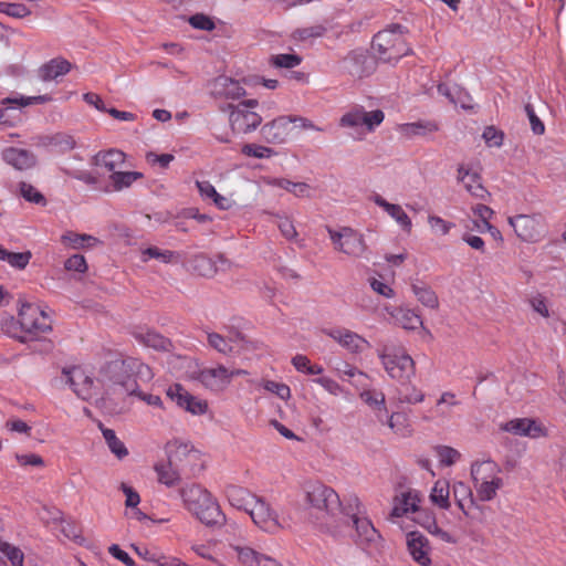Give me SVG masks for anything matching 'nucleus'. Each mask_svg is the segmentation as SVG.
Listing matches in <instances>:
<instances>
[{"instance_id": "13d9d810", "label": "nucleus", "mask_w": 566, "mask_h": 566, "mask_svg": "<svg viewBox=\"0 0 566 566\" xmlns=\"http://www.w3.org/2000/svg\"><path fill=\"white\" fill-rule=\"evenodd\" d=\"M437 457L442 465H453L460 458L461 453L452 447L439 446L436 448Z\"/></svg>"}, {"instance_id": "8fccbe9b", "label": "nucleus", "mask_w": 566, "mask_h": 566, "mask_svg": "<svg viewBox=\"0 0 566 566\" xmlns=\"http://www.w3.org/2000/svg\"><path fill=\"white\" fill-rule=\"evenodd\" d=\"M269 184L285 189L297 197L306 196L310 189L308 185L304 182H293L284 178H274Z\"/></svg>"}, {"instance_id": "cd10ccee", "label": "nucleus", "mask_w": 566, "mask_h": 566, "mask_svg": "<svg viewBox=\"0 0 566 566\" xmlns=\"http://www.w3.org/2000/svg\"><path fill=\"white\" fill-rule=\"evenodd\" d=\"M416 517L415 521L426 528L430 534L439 538L441 542L444 543H454V537L447 531L442 530L438 526L436 515L430 510H422L419 507V511L415 513Z\"/></svg>"}, {"instance_id": "c85d7f7f", "label": "nucleus", "mask_w": 566, "mask_h": 566, "mask_svg": "<svg viewBox=\"0 0 566 566\" xmlns=\"http://www.w3.org/2000/svg\"><path fill=\"white\" fill-rule=\"evenodd\" d=\"M373 201L384 209L398 224L399 227L407 233H410L412 230V221L410 217L406 213L400 205L390 203L386 199H384L380 195H375L373 197Z\"/></svg>"}, {"instance_id": "09e8293b", "label": "nucleus", "mask_w": 566, "mask_h": 566, "mask_svg": "<svg viewBox=\"0 0 566 566\" xmlns=\"http://www.w3.org/2000/svg\"><path fill=\"white\" fill-rule=\"evenodd\" d=\"M19 193L28 202L45 206V197L31 184L21 181L19 184Z\"/></svg>"}, {"instance_id": "774afa93", "label": "nucleus", "mask_w": 566, "mask_h": 566, "mask_svg": "<svg viewBox=\"0 0 566 566\" xmlns=\"http://www.w3.org/2000/svg\"><path fill=\"white\" fill-rule=\"evenodd\" d=\"M263 387L265 390L275 394L281 399H287L291 396L290 387L283 382L266 380Z\"/></svg>"}, {"instance_id": "4c0bfd02", "label": "nucleus", "mask_w": 566, "mask_h": 566, "mask_svg": "<svg viewBox=\"0 0 566 566\" xmlns=\"http://www.w3.org/2000/svg\"><path fill=\"white\" fill-rule=\"evenodd\" d=\"M381 424H387L388 428L399 437H409L412 432V426L409 419V416L402 411H396L391 415L387 413V418H385Z\"/></svg>"}, {"instance_id": "4468645a", "label": "nucleus", "mask_w": 566, "mask_h": 566, "mask_svg": "<svg viewBox=\"0 0 566 566\" xmlns=\"http://www.w3.org/2000/svg\"><path fill=\"white\" fill-rule=\"evenodd\" d=\"M500 429L514 436L531 439L546 438L548 436V429L543 422L533 418H514L501 423Z\"/></svg>"}, {"instance_id": "58836bf2", "label": "nucleus", "mask_w": 566, "mask_h": 566, "mask_svg": "<svg viewBox=\"0 0 566 566\" xmlns=\"http://www.w3.org/2000/svg\"><path fill=\"white\" fill-rule=\"evenodd\" d=\"M158 481L168 488L176 486L181 480V469L169 462H159L155 464Z\"/></svg>"}, {"instance_id": "2f4dec72", "label": "nucleus", "mask_w": 566, "mask_h": 566, "mask_svg": "<svg viewBox=\"0 0 566 566\" xmlns=\"http://www.w3.org/2000/svg\"><path fill=\"white\" fill-rule=\"evenodd\" d=\"M242 339L240 332H230L228 336H223L219 333L208 332L207 342L210 347L223 355H229L234 348V344Z\"/></svg>"}, {"instance_id": "6e6d98bb", "label": "nucleus", "mask_w": 566, "mask_h": 566, "mask_svg": "<svg viewBox=\"0 0 566 566\" xmlns=\"http://www.w3.org/2000/svg\"><path fill=\"white\" fill-rule=\"evenodd\" d=\"M428 224L432 233L437 235H447L454 228L453 222L447 221L443 218L436 214L428 216Z\"/></svg>"}, {"instance_id": "4be33fe9", "label": "nucleus", "mask_w": 566, "mask_h": 566, "mask_svg": "<svg viewBox=\"0 0 566 566\" xmlns=\"http://www.w3.org/2000/svg\"><path fill=\"white\" fill-rule=\"evenodd\" d=\"M197 380L211 391H223L229 386L228 368L222 365L203 368L198 373Z\"/></svg>"}, {"instance_id": "f8f14e48", "label": "nucleus", "mask_w": 566, "mask_h": 566, "mask_svg": "<svg viewBox=\"0 0 566 566\" xmlns=\"http://www.w3.org/2000/svg\"><path fill=\"white\" fill-rule=\"evenodd\" d=\"M304 492L306 503L327 515L333 514L342 505L337 492L319 481L307 482Z\"/></svg>"}, {"instance_id": "de8ad7c7", "label": "nucleus", "mask_w": 566, "mask_h": 566, "mask_svg": "<svg viewBox=\"0 0 566 566\" xmlns=\"http://www.w3.org/2000/svg\"><path fill=\"white\" fill-rule=\"evenodd\" d=\"M327 29L323 24H315L311 27L298 28L292 33V38L295 41H308L312 39H317L323 36L326 33Z\"/></svg>"}, {"instance_id": "864d4df0", "label": "nucleus", "mask_w": 566, "mask_h": 566, "mask_svg": "<svg viewBox=\"0 0 566 566\" xmlns=\"http://www.w3.org/2000/svg\"><path fill=\"white\" fill-rule=\"evenodd\" d=\"M32 259V252L31 251H24V252H10L7 251V255L4 258V261L13 269L22 271L24 270L30 261Z\"/></svg>"}, {"instance_id": "1a4fd4ad", "label": "nucleus", "mask_w": 566, "mask_h": 566, "mask_svg": "<svg viewBox=\"0 0 566 566\" xmlns=\"http://www.w3.org/2000/svg\"><path fill=\"white\" fill-rule=\"evenodd\" d=\"M379 359L388 376L399 382H408L416 374V364L401 348H385Z\"/></svg>"}, {"instance_id": "6e6552de", "label": "nucleus", "mask_w": 566, "mask_h": 566, "mask_svg": "<svg viewBox=\"0 0 566 566\" xmlns=\"http://www.w3.org/2000/svg\"><path fill=\"white\" fill-rule=\"evenodd\" d=\"M329 239L335 251L353 259H368L369 249L364 234L350 227L338 230L327 228Z\"/></svg>"}, {"instance_id": "a19ab883", "label": "nucleus", "mask_w": 566, "mask_h": 566, "mask_svg": "<svg viewBox=\"0 0 566 566\" xmlns=\"http://www.w3.org/2000/svg\"><path fill=\"white\" fill-rule=\"evenodd\" d=\"M48 513H52V521L59 523V531L69 539L76 541L81 536V531L77 524L72 520L63 518V514L60 510H46Z\"/></svg>"}, {"instance_id": "473e14b6", "label": "nucleus", "mask_w": 566, "mask_h": 566, "mask_svg": "<svg viewBox=\"0 0 566 566\" xmlns=\"http://www.w3.org/2000/svg\"><path fill=\"white\" fill-rule=\"evenodd\" d=\"M230 549L235 551L243 566H281L275 559L261 555L250 547H230Z\"/></svg>"}, {"instance_id": "bb28decb", "label": "nucleus", "mask_w": 566, "mask_h": 566, "mask_svg": "<svg viewBox=\"0 0 566 566\" xmlns=\"http://www.w3.org/2000/svg\"><path fill=\"white\" fill-rule=\"evenodd\" d=\"M2 159L18 170H27L35 166L36 157L27 149L8 147L2 150Z\"/></svg>"}, {"instance_id": "e433bc0d", "label": "nucleus", "mask_w": 566, "mask_h": 566, "mask_svg": "<svg viewBox=\"0 0 566 566\" xmlns=\"http://www.w3.org/2000/svg\"><path fill=\"white\" fill-rule=\"evenodd\" d=\"M450 488L458 507L465 516H469L470 510L474 506L471 488L462 481L454 482Z\"/></svg>"}, {"instance_id": "5701e85b", "label": "nucleus", "mask_w": 566, "mask_h": 566, "mask_svg": "<svg viewBox=\"0 0 566 566\" xmlns=\"http://www.w3.org/2000/svg\"><path fill=\"white\" fill-rule=\"evenodd\" d=\"M458 180L462 182L467 191L476 199L485 200L490 196L486 188L482 185L481 176L464 165L458 168Z\"/></svg>"}, {"instance_id": "72a5a7b5", "label": "nucleus", "mask_w": 566, "mask_h": 566, "mask_svg": "<svg viewBox=\"0 0 566 566\" xmlns=\"http://www.w3.org/2000/svg\"><path fill=\"white\" fill-rule=\"evenodd\" d=\"M199 459V452L187 444H178L169 452L168 461L186 471Z\"/></svg>"}, {"instance_id": "f257e3e1", "label": "nucleus", "mask_w": 566, "mask_h": 566, "mask_svg": "<svg viewBox=\"0 0 566 566\" xmlns=\"http://www.w3.org/2000/svg\"><path fill=\"white\" fill-rule=\"evenodd\" d=\"M1 329L9 337L22 343L42 340L53 329V319L42 306L21 302L18 308V318L4 317Z\"/></svg>"}, {"instance_id": "5fc2aeb1", "label": "nucleus", "mask_w": 566, "mask_h": 566, "mask_svg": "<svg viewBox=\"0 0 566 566\" xmlns=\"http://www.w3.org/2000/svg\"><path fill=\"white\" fill-rule=\"evenodd\" d=\"M241 153L244 156L253 157V158H258V159L271 158L274 155H276V151L273 148H270V147H266L263 145H258V144L243 145L241 148Z\"/></svg>"}, {"instance_id": "a211bd4d", "label": "nucleus", "mask_w": 566, "mask_h": 566, "mask_svg": "<svg viewBox=\"0 0 566 566\" xmlns=\"http://www.w3.org/2000/svg\"><path fill=\"white\" fill-rule=\"evenodd\" d=\"M293 130L290 116H279L261 128L263 139L273 145H281L289 140Z\"/></svg>"}, {"instance_id": "20e7f679", "label": "nucleus", "mask_w": 566, "mask_h": 566, "mask_svg": "<svg viewBox=\"0 0 566 566\" xmlns=\"http://www.w3.org/2000/svg\"><path fill=\"white\" fill-rule=\"evenodd\" d=\"M184 507L207 526H222L226 523L217 499L210 491L197 483L186 484L179 489Z\"/></svg>"}, {"instance_id": "bf43d9fd", "label": "nucleus", "mask_w": 566, "mask_h": 566, "mask_svg": "<svg viewBox=\"0 0 566 566\" xmlns=\"http://www.w3.org/2000/svg\"><path fill=\"white\" fill-rule=\"evenodd\" d=\"M65 174L72 178H75L77 180L83 181L87 186H92L95 189L99 190V187L104 185V181H101L99 178L95 175H93L91 171L86 170H76V171H70L65 170Z\"/></svg>"}, {"instance_id": "a18cd8bd", "label": "nucleus", "mask_w": 566, "mask_h": 566, "mask_svg": "<svg viewBox=\"0 0 566 566\" xmlns=\"http://www.w3.org/2000/svg\"><path fill=\"white\" fill-rule=\"evenodd\" d=\"M103 437L109 448L111 452L119 460L124 459L128 454V450L124 442L116 437V433L112 429H102Z\"/></svg>"}, {"instance_id": "f03ea898", "label": "nucleus", "mask_w": 566, "mask_h": 566, "mask_svg": "<svg viewBox=\"0 0 566 566\" xmlns=\"http://www.w3.org/2000/svg\"><path fill=\"white\" fill-rule=\"evenodd\" d=\"M99 377L107 394L132 396L137 392L138 380L150 381L154 374L140 359L127 357L107 363L102 368Z\"/></svg>"}, {"instance_id": "7ed1b4c3", "label": "nucleus", "mask_w": 566, "mask_h": 566, "mask_svg": "<svg viewBox=\"0 0 566 566\" xmlns=\"http://www.w3.org/2000/svg\"><path fill=\"white\" fill-rule=\"evenodd\" d=\"M126 154L119 149L111 148L99 150L92 159L91 165L108 174V178L99 190L105 193L119 192L144 178L139 171L123 170L126 167Z\"/></svg>"}, {"instance_id": "79ce46f5", "label": "nucleus", "mask_w": 566, "mask_h": 566, "mask_svg": "<svg viewBox=\"0 0 566 566\" xmlns=\"http://www.w3.org/2000/svg\"><path fill=\"white\" fill-rule=\"evenodd\" d=\"M411 290L417 300L426 307L437 310L439 307V300L436 292L424 283H415Z\"/></svg>"}, {"instance_id": "c756f323", "label": "nucleus", "mask_w": 566, "mask_h": 566, "mask_svg": "<svg viewBox=\"0 0 566 566\" xmlns=\"http://www.w3.org/2000/svg\"><path fill=\"white\" fill-rule=\"evenodd\" d=\"M226 496L231 506L243 510L249 513L251 506L258 500V496L252 494L248 489L239 485H228L226 488Z\"/></svg>"}, {"instance_id": "dca6fc26", "label": "nucleus", "mask_w": 566, "mask_h": 566, "mask_svg": "<svg viewBox=\"0 0 566 566\" xmlns=\"http://www.w3.org/2000/svg\"><path fill=\"white\" fill-rule=\"evenodd\" d=\"M323 333L353 354H360L370 347L367 339L345 327L325 328Z\"/></svg>"}, {"instance_id": "39448f33", "label": "nucleus", "mask_w": 566, "mask_h": 566, "mask_svg": "<svg viewBox=\"0 0 566 566\" xmlns=\"http://www.w3.org/2000/svg\"><path fill=\"white\" fill-rule=\"evenodd\" d=\"M405 27L398 23L388 25L377 32L371 42V49L378 60L397 62L410 52L405 38Z\"/></svg>"}, {"instance_id": "49530a36", "label": "nucleus", "mask_w": 566, "mask_h": 566, "mask_svg": "<svg viewBox=\"0 0 566 566\" xmlns=\"http://www.w3.org/2000/svg\"><path fill=\"white\" fill-rule=\"evenodd\" d=\"M150 259H156L161 263H171L177 260V255L174 251L161 250L157 247H149L142 250V261L147 262Z\"/></svg>"}, {"instance_id": "2eb2a0df", "label": "nucleus", "mask_w": 566, "mask_h": 566, "mask_svg": "<svg viewBox=\"0 0 566 566\" xmlns=\"http://www.w3.org/2000/svg\"><path fill=\"white\" fill-rule=\"evenodd\" d=\"M62 382L67 385L83 400L93 398V379L90 378L81 367L72 366L63 368Z\"/></svg>"}, {"instance_id": "37998d69", "label": "nucleus", "mask_w": 566, "mask_h": 566, "mask_svg": "<svg viewBox=\"0 0 566 566\" xmlns=\"http://www.w3.org/2000/svg\"><path fill=\"white\" fill-rule=\"evenodd\" d=\"M392 316L396 323L405 329H416L422 325L420 315L413 310L399 308Z\"/></svg>"}, {"instance_id": "0eeeda50", "label": "nucleus", "mask_w": 566, "mask_h": 566, "mask_svg": "<svg viewBox=\"0 0 566 566\" xmlns=\"http://www.w3.org/2000/svg\"><path fill=\"white\" fill-rule=\"evenodd\" d=\"M258 106V99L251 98L229 104L222 109L229 113V124L234 134H249L261 125L262 117L255 111Z\"/></svg>"}, {"instance_id": "f3484780", "label": "nucleus", "mask_w": 566, "mask_h": 566, "mask_svg": "<svg viewBox=\"0 0 566 566\" xmlns=\"http://www.w3.org/2000/svg\"><path fill=\"white\" fill-rule=\"evenodd\" d=\"M167 396L184 410L192 415H203L208 410V402L191 395L180 384H174L167 389Z\"/></svg>"}, {"instance_id": "ddd939ff", "label": "nucleus", "mask_w": 566, "mask_h": 566, "mask_svg": "<svg viewBox=\"0 0 566 566\" xmlns=\"http://www.w3.org/2000/svg\"><path fill=\"white\" fill-rule=\"evenodd\" d=\"M385 113L381 109L367 112L361 105H354L339 118V126L345 128L363 127L366 133H373L381 125Z\"/></svg>"}, {"instance_id": "a878e982", "label": "nucleus", "mask_w": 566, "mask_h": 566, "mask_svg": "<svg viewBox=\"0 0 566 566\" xmlns=\"http://www.w3.org/2000/svg\"><path fill=\"white\" fill-rule=\"evenodd\" d=\"M213 94L220 98L237 101L244 97L247 92L239 81L220 76L213 83Z\"/></svg>"}, {"instance_id": "338daca9", "label": "nucleus", "mask_w": 566, "mask_h": 566, "mask_svg": "<svg viewBox=\"0 0 566 566\" xmlns=\"http://www.w3.org/2000/svg\"><path fill=\"white\" fill-rule=\"evenodd\" d=\"M64 269L66 271L85 273L87 271V263L82 254H73L64 262Z\"/></svg>"}, {"instance_id": "c03bdc74", "label": "nucleus", "mask_w": 566, "mask_h": 566, "mask_svg": "<svg viewBox=\"0 0 566 566\" xmlns=\"http://www.w3.org/2000/svg\"><path fill=\"white\" fill-rule=\"evenodd\" d=\"M61 242L72 249H82L96 244L98 240L90 234H78L73 231H67L62 234Z\"/></svg>"}, {"instance_id": "393cba45", "label": "nucleus", "mask_w": 566, "mask_h": 566, "mask_svg": "<svg viewBox=\"0 0 566 566\" xmlns=\"http://www.w3.org/2000/svg\"><path fill=\"white\" fill-rule=\"evenodd\" d=\"M133 336L143 346L158 352H170L174 347L170 339L154 329L138 327L133 332Z\"/></svg>"}, {"instance_id": "aec40b11", "label": "nucleus", "mask_w": 566, "mask_h": 566, "mask_svg": "<svg viewBox=\"0 0 566 566\" xmlns=\"http://www.w3.org/2000/svg\"><path fill=\"white\" fill-rule=\"evenodd\" d=\"M422 494L416 489H408L396 494L392 499L391 517H402L419 511Z\"/></svg>"}, {"instance_id": "4d7b16f0", "label": "nucleus", "mask_w": 566, "mask_h": 566, "mask_svg": "<svg viewBox=\"0 0 566 566\" xmlns=\"http://www.w3.org/2000/svg\"><path fill=\"white\" fill-rule=\"evenodd\" d=\"M0 552L10 560L12 566H23L22 551L8 542H0Z\"/></svg>"}, {"instance_id": "9b49d317", "label": "nucleus", "mask_w": 566, "mask_h": 566, "mask_svg": "<svg viewBox=\"0 0 566 566\" xmlns=\"http://www.w3.org/2000/svg\"><path fill=\"white\" fill-rule=\"evenodd\" d=\"M507 222L524 242L536 243L547 234V224L541 214H517L509 217Z\"/></svg>"}, {"instance_id": "ea45409f", "label": "nucleus", "mask_w": 566, "mask_h": 566, "mask_svg": "<svg viewBox=\"0 0 566 566\" xmlns=\"http://www.w3.org/2000/svg\"><path fill=\"white\" fill-rule=\"evenodd\" d=\"M451 488L447 480H438L434 482L429 499L431 503L441 510H448L450 503Z\"/></svg>"}, {"instance_id": "7c9ffc66", "label": "nucleus", "mask_w": 566, "mask_h": 566, "mask_svg": "<svg viewBox=\"0 0 566 566\" xmlns=\"http://www.w3.org/2000/svg\"><path fill=\"white\" fill-rule=\"evenodd\" d=\"M439 130V125L434 120H418L412 123H403L397 126V132L411 139L413 137H424Z\"/></svg>"}, {"instance_id": "423d86ee", "label": "nucleus", "mask_w": 566, "mask_h": 566, "mask_svg": "<svg viewBox=\"0 0 566 566\" xmlns=\"http://www.w3.org/2000/svg\"><path fill=\"white\" fill-rule=\"evenodd\" d=\"M471 478L476 496L481 502L494 500L497 492L504 486L502 470L493 460L472 463Z\"/></svg>"}, {"instance_id": "680f3d73", "label": "nucleus", "mask_w": 566, "mask_h": 566, "mask_svg": "<svg viewBox=\"0 0 566 566\" xmlns=\"http://www.w3.org/2000/svg\"><path fill=\"white\" fill-rule=\"evenodd\" d=\"M189 24L197 30L212 31L216 28L214 21L203 13H196L188 20Z\"/></svg>"}, {"instance_id": "c9c22d12", "label": "nucleus", "mask_w": 566, "mask_h": 566, "mask_svg": "<svg viewBox=\"0 0 566 566\" xmlns=\"http://www.w3.org/2000/svg\"><path fill=\"white\" fill-rule=\"evenodd\" d=\"M360 398L374 410L377 420L384 422L387 418L385 394L380 390L367 389L360 394Z\"/></svg>"}, {"instance_id": "f704fd0d", "label": "nucleus", "mask_w": 566, "mask_h": 566, "mask_svg": "<svg viewBox=\"0 0 566 566\" xmlns=\"http://www.w3.org/2000/svg\"><path fill=\"white\" fill-rule=\"evenodd\" d=\"M70 70L71 63L67 60L55 57L39 69V77L44 82H49L67 74Z\"/></svg>"}, {"instance_id": "9d476101", "label": "nucleus", "mask_w": 566, "mask_h": 566, "mask_svg": "<svg viewBox=\"0 0 566 566\" xmlns=\"http://www.w3.org/2000/svg\"><path fill=\"white\" fill-rule=\"evenodd\" d=\"M249 515L258 527L272 534L280 530L291 528L293 523L286 512L282 511L279 513L274 511L270 504L261 497L255 500V503L249 510Z\"/></svg>"}, {"instance_id": "412c9836", "label": "nucleus", "mask_w": 566, "mask_h": 566, "mask_svg": "<svg viewBox=\"0 0 566 566\" xmlns=\"http://www.w3.org/2000/svg\"><path fill=\"white\" fill-rule=\"evenodd\" d=\"M230 546H226L222 542L217 539L208 541L203 544H197L192 546V551L200 557L213 562L218 566H226L223 559H228L235 551L230 549Z\"/></svg>"}, {"instance_id": "603ef678", "label": "nucleus", "mask_w": 566, "mask_h": 566, "mask_svg": "<svg viewBox=\"0 0 566 566\" xmlns=\"http://www.w3.org/2000/svg\"><path fill=\"white\" fill-rule=\"evenodd\" d=\"M302 63V57L295 53L275 54L270 57V64L277 69H294Z\"/></svg>"}, {"instance_id": "69168bd1", "label": "nucleus", "mask_w": 566, "mask_h": 566, "mask_svg": "<svg viewBox=\"0 0 566 566\" xmlns=\"http://www.w3.org/2000/svg\"><path fill=\"white\" fill-rule=\"evenodd\" d=\"M482 137L489 147H500L503 143V133L493 126L484 129Z\"/></svg>"}, {"instance_id": "052dcab7", "label": "nucleus", "mask_w": 566, "mask_h": 566, "mask_svg": "<svg viewBox=\"0 0 566 566\" xmlns=\"http://www.w3.org/2000/svg\"><path fill=\"white\" fill-rule=\"evenodd\" d=\"M0 12L13 18H24L30 10L22 3H9L0 1Z\"/></svg>"}, {"instance_id": "3c124183", "label": "nucleus", "mask_w": 566, "mask_h": 566, "mask_svg": "<svg viewBox=\"0 0 566 566\" xmlns=\"http://www.w3.org/2000/svg\"><path fill=\"white\" fill-rule=\"evenodd\" d=\"M51 101H52V97L48 94H44V95L30 96V97H24V96L7 97V98L2 99L1 104L2 105H15L18 107H27L29 105L44 104V103H48Z\"/></svg>"}, {"instance_id": "e2e57ef3", "label": "nucleus", "mask_w": 566, "mask_h": 566, "mask_svg": "<svg viewBox=\"0 0 566 566\" xmlns=\"http://www.w3.org/2000/svg\"><path fill=\"white\" fill-rule=\"evenodd\" d=\"M528 303H530L531 307L533 308V311L536 312L537 314H539L542 317L548 318L551 316L548 305H547V300L543 294L537 293V294L533 295L528 300Z\"/></svg>"}, {"instance_id": "0e129e2a", "label": "nucleus", "mask_w": 566, "mask_h": 566, "mask_svg": "<svg viewBox=\"0 0 566 566\" xmlns=\"http://www.w3.org/2000/svg\"><path fill=\"white\" fill-rule=\"evenodd\" d=\"M473 213L482 221L483 227L481 228V231L483 230H493V226L490 223V219L493 216V210L485 206V205H476L472 208Z\"/></svg>"}, {"instance_id": "6ab92c4d", "label": "nucleus", "mask_w": 566, "mask_h": 566, "mask_svg": "<svg viewBox=\"0 0 566 566\" xmlns=\"http://www.w3.org/2000/svg\"><path fill=\"white\" fill-rule=\"evenodd\" d=\"M407 551L413 562L420 566L431 565V546L428 538L420 532H409L406 536Z\"/></svg>"}, {"instance_id": "b1692460", "label": "nucleus", "mask_w": 566, "mask_h": 566, "mask_svg": "<svg viewBox=\"0 0 566 566\" xmlns=\"http://www.w3.org/2000/svg\"><path fill=\"white\" fill-rule=\"evenodd\" d=\"M352 521L356 530V542L363 548L371 547L380 539L379 532L369 518L354 514Z\"/></svg>"}]
</instances>
